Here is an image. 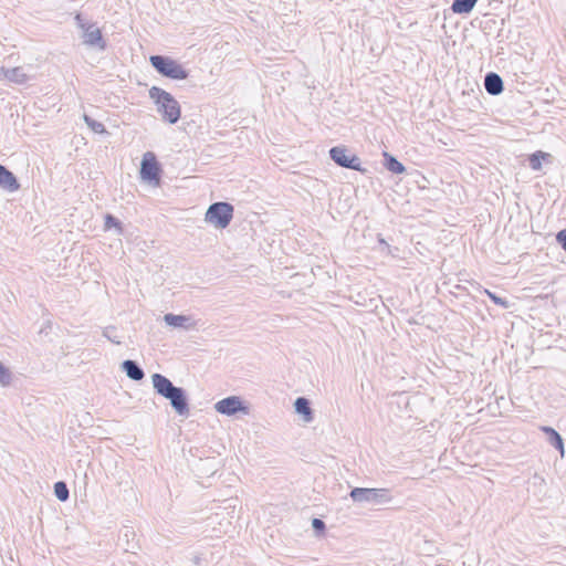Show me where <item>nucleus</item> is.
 <instances>
[{"mask_svg":"<svg viewBox=\"0 0 566 566\" xmlns=\"http://www.w3.org/2000/svg\"><path fill=\"white\" fill-rule=\"evenodd\" d=\"M151 382L155 391L169 400L172 409L179 416H188L189 415V403L186 391L181 387L175 386L170 379L161 374H153Z\"/></svg>","mask_w":566,"mask_h":566,"instance_id":"nucleus-1","label":"nucleus"},{"mask_svg":"<svg viewBox=\"0 0 566 566\" xmlns=\"http://www.w3.org/2000/svg\"><path fill=\"white\" fill-rule=\"evenodd\" d=\"M149 96L157 105V111L161 114L163 119L169 124H175L179 120L181 109L178 101L165 90L153 86L149 90Z\"/></svg>","mask_w":566,"mask_h":566,"instance_id":"nucleus-2","label":"nucleus"},{"mask_svg":"<svg viewBox=\"0 0 566 566\" xmlns=\"http://www.w3.org/2000/svg\"><path fill=\"white\" fill-rule=\"evenodd\" d=\"M151 66L163 76L171 80H185L188 77V71L176 60L164 55H151Z\"/></svg>","mask_w":566,"mask_h":566,"instance_id":"nucleus-3","label":"nucleus"},{"mask_svg":"<svg viewBox=\"0 0 566 566\" xmlns=\"http://www.w3.org/2000/svg\"><path fill=\"white\" fill-rule=\"evenodd\" d=\"M233 218V206L228 202H214L208 208L205 220L217 229L227 228Z\"/></svg>","mask_w":566,"mask_h":566,"instance_id":"nucleus-4","label":"nucleus"},{"mask_svg":"<svg viewBox=\"0 0 566 566\" xmlns=\"http://www.w3.org/2000/svg\"><path fill=\"white\" fill-rule=\"evenodd\" d=\"M349 496L357 503L385 504L392 500L388 489L354 488Z\"/></svg>","mask_w":566,"mask_h":566,"instance_id":"nucleus-5","label":"nucleus"},{"mask_svg":"<svg viewBox=\"0 0 566 566\" xmlns=\"http://www.w3.org/2000/svg\"><path fill=\"white\" fill-rule=\"evenodd\" d=\"M160 166L154 153L147 151L143 156L140 164V177L150 185L159 186L160 184Z\"/></svg>","mask_w":566,"mask_h":566,"instance_id":"nucleus-6","label":"nucleus"},{"mask_svg":"<svg viewBox=\"0 0 566 566\" xmlns=\"http://www.w3.org/2000/svg\"><path fill=\"white\" fill-rule=\"evenodd\" d=\"M329 156L340 167L364 171L360 166V159L357 156L348 157L347 150L344 147L336 146L331 148Z\"/></svg>","mask_w":566,"mask_h":566,"instance_id":"nucleus-7","label":"nucleus"},{"mask_svg":"<svg viewBox=\"0 0 566 566\" xmlns=\"http://www.w3.org/2000/svg\"><path fill=\"white\" fill-rule=\"evenodd\" d=\"M214 409L217 412L227 416H233L239 411L248 412V408L243 405L242 400L238 396H230L224 399L219 400L214 405Z\"/></svg>","mask_w":566,"mask_h":566,"instance_id":"nucleus-8","label":"nucleus"},{"mask_svg":"<svg viewBox=\"0 0 566 566\" xmlns=\"http://www.w3.org/2000/svg\"><path fill=\"white\" fill-rule=\"evenodd\" d=\"M164 322L174 328H180L184 331L195 329L196 323L188 315H177L172 313H167L164 315Z\"/></svg>","mask_w":566,"mask_h":566,"instance_id":"nucleus-9","label":"nucleus"},{"mask_svg":"<svg viewBox=\"0 0 566 566\" xmlns=\"http://www.w3.org/2000/svg\"><path fill=\"white\" fill-rule=\"evenodd\" d=\"M0 188L9 192H15L20 189V184L17 177L2 165H0Z\"/></svg>","mask_w":566,"mask_h":566,"instance_id":"nucleus-10","label":"nucleus"},{"mask_svg":"<svg viewBox=\"0 0 566 566\" xmlns=\"http://www.w3.org/2000/svg\"><path fill=\"white\" fill-rule=\"evenodd\" d=\"M539 430L546 434L547 442L554 447L563 458L565 455L564 440L562 436L552 427L541 426Z\"/></svg>","mask_w":566,"mask_h":566,"instance_id":"nucleus-11","label":"nucleus"},{"mask_svg":"<svg viewBox=\"0 0 566 566\" xmlns=\"http://www.w3.org/2000/svg\"><path fill=\"white\" fill-rule=\"evenodd\" d=\"M0 76L15 84H24L29 81V75L24 72L23 67L17 66L12 69H0Z\"/></svg>","mask_w":566,"mask_h":566,"instance_id":"nucleus-12","label":"nucleus"},{"mask_svg":"<svg viewBox=\"0 0 566 566\" xmlns=\"http://www.w3.org/2000/svg\"><path fill=\"white\" fill-rule=\"evenodd\" d=\"M484 88L490 95L501 94L504 88L502 77L494 72L488 73L484 77Z\"/></svg>","mask_w":566,"mask_h":566,"instance_id":"nucleus-13","label":"nucleus"},{"mask_svg":"<svg viewBox=\"0 0 566 566\" xmlns=\"http://www.w3.org/2000/svg\"><path fill=\"white\" fill-rule=\"evenodd\" d=\"M122 370L125 371L132 380H142L145 377L143 368L135 361L126 359L122 363Z\"/></svg>","mask_w":566,"mask_h":566,"instance_id":"nucleus-14","label":"nucleus"},{"mask_svg":"<svg viewBox=\"0 0 566 566\" xmlns=\"http://www.w3.org/2000/svg\"><path fill=\"white\" fill-rule=\"evenodd\" d=\"M84 43L88 45H96L101 49L105 48L101 30L98 28H94L93 25L86 29L84 33Z\"/></svg>","mask_w":566,"mask_h":566,"instance_id":"nucleus-15","label":"nucleus"},{"mask_svg":"<svg viewBox=\"0 0 566 566\" xmlns=\"http://www.w3.org/2000/svg\"><path fill=\"white\" fill-rule=\"evenodd\" d=\"M295 411L298 415H302L305 422H311L313 420V410L310 405V400L305 397L296 398L294 402Z\"/></svg>","mask_w":566,"mask_h":566,"instance_id":"nucleus-16","label":"nucleus"},{"mask_svg":"<svg viewBox=\"0 0 566 566\" xmlns=\"http://www.w3.org/2000/svg\"><path fill=\"white\" fill-rule=\"evenodd\" d=\"M476 2L478 0H453L451 10L459 14L470 13Z\"/></svg>","mask_w":566,"mask_h":566,"instance_id":"nucleus-17","label":"nucleus"},{"mask_svg":"<svg viewBox=\"0 0 566 566\" xmlns=\"http://www.w3.org/2000/svg\"><path fill=\"white\" fill-rule=\"evenodd\" d=\"M384 157H385V167L389 171H391L394 174L405 172V170H406L405 166L400 161H398L394 156L385 153Z\"/></svg>","mask_w":566,"mask_h":566,"instance_id":"nucleus-18","label":"nucleus"},{"mask_svg":"<svg viewBox=\"0 0 566 566\" xmlns=\"http://www.w3.org/2000/svg\"><path fill=\"white\" fill-rule=\"evenodd\" d=\"M54 494L62 502H65L69 499L70 492L65 482L59 481L54 484Z\"/></svg>","mask_w":566,"mask_h":566,"instance_id":"nucleus-19","label":"nucleus"},{"mask_svg":"<svg viewBox=\"0 0 566 566\" xmlns=\"http://www.w3.org/2000/svg\"><path fill=\"white\" fill-rule=\"evenodd\" d=\"M84 120L86 123V125L94 132V133H97V134H104L106 133V129H105V126L101 123V122H97L93 118H91L90 116L87 115H84Z\"/></svg>","mask_w":566,"mask_h":566,"instance_id":"nucleus-20","label":"nucleus"},{"mask_svg":"<svg viewBox=\"0 0 566 566\" xmlns=\"http://www.w3.org/2000/svg\"><path fill=\"white\" fill-rule=\"evenodd\" d=\"M103 336L116 345L122 344V339L119 336H117L116 328L114 326L105 327L103 329Z\"/></svg>","mask_w":566,"mask_h":566,"instance_id":"nucleus-21","label":"nucleus"},{"mask_svg":"<svg viewBox=\"0 0 566 566\" xmlns=\"http://www.w3.org/2000/svg\"><path fill=\"white\" fill-rule=\"evenodd\" d=\"M11 380V371L0 361V385L3 387L9 386Z\"/></svg>","mask_w":566,"mask_h":566,"instance_id":"nucleus-22","label":"nucleus"},{"mask_svg":"<svg viewBox=\"0 0 566 566\" xmlns=\"http://www.w3.org/2000/svg\"><path fill=\"white\" fill-rule=\"evenodd\" d=\"M104 226L106 230L111 228H116L119 231V233L122 232L120 221L112 214H106Z\"/></svg>","mask_w":566,"mask_h":566,"instance_id":"nucleus-23","label":"nucleus"},{"mask_svg":"<svg viewBox=\"0 0 566 566\" xmlns=\"http://www.w3.org/2000/svg\"><path fill=\"white\" fill-rule=\"evenodd\" d=\"M544 157V154L538 151L536 154L531 155L530 157V166L533 170H539L542 168L541 158Z\"/></svg>","mask_w":566,"mask_h":566,"instance_id":"nucleus-24","label":"nucleus"},{"mask_svg":"<svg viewBox=\"0 0 566 566\" xmlns=\"http://www.w3.org/2000/svg\"><path fill=\"white\" fill-rule=\"evenodd\" d=\"M485 293L488 294V296L496 304V305H500L502 306L503 308H507L509 307V301H506L505 298H502L497 295H495L494 293L485 290Z\"/></svg>","mask_w":566,"mask_h":566,"instance_id":"nucleus-25","label":"nucleus"},{"mask_svg":"<svg viewBox=\"0 0 566 566\" xmlns=\"http://www.w3.org/2000/svg\"><path fill=\"white\" fill-rule=\"evenodd\" d=\"M556 240L562 245V248L566 251V229L562 230L557 233Z\"/></svg>","mask_w":566,"mask_h":566,"instance_id":"nucleus-26","label":"nucleus"},{"mask_svg":"<svg viewBox=\"0 0 566 566\" xmlns=\"http://www.w3.org/2000/svg\"><path fill=\"white\" fill-rule=\"evenodd\" d=\"M312 526L316 532H323L325 530V523L319 518H313Z\"/></svg>","mask_w":566,"mask_h":566,"instance_id":"nucleus-27","label":"nucleus"},{"mask_svg":"<svg viewBox=\"0 0 566 566\" xmlns=\"http://www.w3.org/2000/svg\"><path fill=\"white\" fill-rule=\"evenodd\" d=\"M130 535H134L133 530H132L130 527H126V528L124 530V536H125V537H128V536H130Z\"/></svg>","mask_w":566,"mask_h":566,"instance_id":"nucleus-28","label":"nucleus"},{"mask_svg":"<svg viewBox=\"0 0 566 566\" xmlns=\"http://www.w3.org/2000/svg\"><path fill=\"white\" fill-rule=\"evenodd\" d=\"M195 563L198 564L199 563V557H196L195 558Z\"/></svg>","mask_w":566,"mask_h":566,"instance_id":"nucleus-29","label":"nucleus"}]
</instances>
